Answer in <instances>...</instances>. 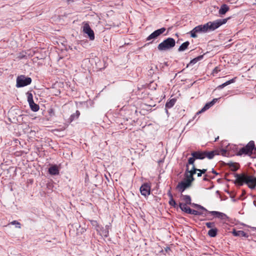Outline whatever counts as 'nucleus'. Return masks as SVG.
<instances>
[{"mask_svg":"<svg viewBox=\"0 0 256 256\" xmlns=\"http://www.w3.org/2000/svg\"><path fill=\"white\" fill-rule=\"evenodd\" d=\"M196 172H202V174H204L206 172V169H202V170L198 169Z\"/></svg>","mask_w":256,"mask_h":256,"instance_id":"nucleus-38","label":"nucleus"},{"mask_svg":"<svg viewBox=\"0 0 256 256\" xmlns=\"http://www.w3.org/2000/svg\"><path fill=\"white\" fill-rule=\"evenodd\" d=\"M188 214H192L196 215V216H200V215H202V216H206V213H204L202 212H199V211H198V210H192L191 208L190 209V210H188Z\"/></svg>","mask_w":256,"mask_h":256,"instance_id":"nucleus-19","label":"nucleus"},{"mask_svg":"<svg viewBox=\"0 0 256 256\" xmlns=\"http://www.w3.org/2000/svg\"><path fill=\"white\" fill-rule=\"evenodd\" d=\"M235 79H236V78H232L230 80H228L227 82H226L222 84L221 85L219 86H218V88H224V87H225L226 86L232 84V83H233L235 82Z\"/></svg>","mask_w":256,"mask_h":256,"instance_id":"nucleus-29","label":"nucleus"},{"mask_svg":"<svg viewBox=\"0 0 256 256\" xmlns=\"http://www.w3.org/2000/svg\"><path fill=\"white\" fill-rule=\"evenodd\" d=\"M214 104V103H212L211 102L207 103L206 104V105L204 106V107L200 110L199 111L198 113H201V112H202L204 111H206V110H208V108H210L211 106H212Z\"/></svg>","mask_w":256,"mask_h":256,"instance_id":"nucleus-24","label":"nucleus"},{"mask_svg":"<svg viewBox=\"0 0 256 256\" xmlns=\"http://www.w3.org/2000/svg\"><path fill=\"white\" fill-rule=\"evenodd\" d=\"M166 30V28H162L154 31L146 38V40L150 41L152 40L150 42V43H152L153 40L156 39L160 34H163Z\"/></svg>","mask_w":256,"mask_h":256,"instance_id":"nucleus-10","label":"nucleus"},{"mask_svg":"<svg viewBox=\"0 0 256 256\" xmlns=\"http://www.w3.org/2000/svg\"><path fill=\"white\" fill-rule=\"evenodd\" d=\"M236 180L234 184L239 186L246 184L250 189H254L256 186V180L252 176L248 175L245 173L236 174L234 175Z\"/></svg>","mask_w":256,"mask_h":256,"instance_id":"nucleus-1","label":"nucleus"},{"mask_svg":"<svg viewBox=\"0 0 256 256\" xmlns=\"http://www.w3.org/2000/svg\"><path fill=\"white\" fill-rule=\"evenodd\" d=\"M48 172L51 175H58L59 174V170L56 165L52 166L48 169Z\"/></svg>","mask_w":256,"mask_h":256,"instance_id":"nucleus-14","label":"nucleus"},{"mask_svg":"<svg viewBox=\"0 0 256 256\" xmlns=\"http://www.w3.org/2000/svg\"><path fill=\"white\" fill-rule=\"evenodd\" d=\"M168 196L170 198H173L172 194L170 193V192H169L168 194Z\"/></svg>","mask_w":256,"mask_h":256,"instance_id":"nucleus-40","label":"nucleus"},{"mask_svg":"<svg viewBox=\"0 0 256 256\" xmlns=\"http://www.w3.org/2000/svg\"><path fill=\"white\" fill-rule=\"evenodd\" d=\"M206 226L210 228H214L215 224L212 222H208L206 224Z\"/></svg>","mask_w":256,"mask_h":256,"instance_id":"nucleus-35","label":"nucleus"},{"mask_svg":"<svg viewBox=\"0 0 256 256\" xmlns=\"http://www.w3.org/2000/svg\"><path fill=\"white\" fill-rule=\"evenodd\" d=\"M230 18L217 20L214 22H209L206 24L208 32L212 31L219 28L220 26L226 24Z\"/></svg>","mask_w":256,"mask_h":256,"instance_id":"nucleus-3","label":"nucleus"},{"mask_svg":"<svg viewBox=\"0 0 256 256\" xmlns=\"http://www.w3.org/2000/svg\"><path fill=\"white\" fill-rule=\"evenodd\" d=\"M176 102V100L175 98H172L166 102V112L168 113V108H172L175 104Z\"/></svg>","mask_w":256,"mask_h":256,"instance_id":"nucleus-17","label":"nucleus"},{"mask_svg":"<svg viewBox=\"0 0 256 256\" xmlns=\"http://www.w3.org/2000/svg\"><path fill=\"white\" fill-rule=\"evenodd\" d=\"M214 104V103H212L211 102L207 103L206 104V105L204 106V107L200 110L199 111L198 113H201V112H202L204 111H206V110H208V108H210L211 106H212Z\"/></svg>","mask_w":256,"mask_h":256,"instance_id":"nucleus-23","label":"nucleus"},{"mask_svg":"<svg viewBox=\"0 0 256 256\" xmlns=\"http://www.w3.org/2000/svg\"><path fill=\"white\" fill-rule=\"evenodd\" d=\"M254 150L256 151V147L254 146Z\"/></svg>","mask_w":256,"mask_h":256,"instance_id":"nucleus-48","label":"nucleus"},{"mask_svg":"<svg viewBox=\"0 0 256 256\" xmlns=\"http://www.w3.org/2000/svg\"><path fill=\"white\" fill-rule=\"evenodd\" d=\"M218 136L215 139V142L216 141L218 140Z\"/></svg>","mask_w":256,"mask_h":256,"instance_id":"nucleus-46","label":"nucleus"},{"mask_svg":"<svg viewBox=\"0 0 256 256\" xmlns=\"http://www.w3.org/2000/svg\"><path fill=\"white\" fill-rule=\"evenodd\" d=\"M230 10L228 6L226 4H223L221 6L219 10L218 14L220 15H224Z\"/></svg>","mask_w":256,"mask_h":256,"instance_id":"nucleus-15","label":"nucleus"},{"mask_svg":"<svg viewBox=\"0 0 256 256\" xmlns=\"http://www.w3.org/2000/svg\"><path fill=\"white\" fill-rule=\"evenodd\" d=\"M191 155L192 157L188 158L187 164L192 166H195L194 163L196 160H202L206 158L204 152H192Z\"/></svg>","mask_w":256,"mask_h":256,"instance_id":"nucleus-7","label":"nucleus"},{"mask_svg":"<svg viewBox=\"0 0 256 256\" xmlns=\"http://www.w3.org/2000/svg\"><path fill=\"white\" fill-rule=\"evenodd\" d=\"M229 166L232 171H236L238 168V166L237 164L231 163L229 164Z\"/></svg>","mask_w":256,"mask_h":256,"instance_id":"nucleus-31","label":"nucleus"},{"mask_svg":"<svg viewBox=\"0 0 256 256\" xmlns=\"http://www.w3.org/2000/svg\"><path fill=\"white\" fill-rule=\"evenodd\" d=\"M204 180H207L206 178V177L204 178Z\"/></svg>","mask_w":256,"mask_h":256,"instance_id":"nucleus-47","label":"nucleus"},{"mask_svg":"<svg viewBox=\"0 0 256 256\" xmlns=\"http://www.w3.org/2000/svg\"><path fill=\"white\" fill-rule=\"evenodd\" d=\"M212 172L216 175L218 174V173H217L214 169L212 170Z\"/></svg>","mask_w":256,"mask_h":256,"instance_id":"nucleus-42","label":"nucleus"},{"mask_svg":"<svg viewBox=\"0 0 256 256\" xmlns=\"http://www.w3.org/2000/svg\"><path fill=\"white\" fill-rule=\"evenodd\" d=\"M218 98H214L212 100V103H214V104H215V103L218 101Z\"/></svg>","mask_w":256,"mask_h":256,"instance_id":"nucleus-39","label":"nucleus"},{"mask_svg":"<svg viewBox=\"0 0 256 256\" xmlns=\"http://www.w3.org/2000/svg\"><path fill=\"white\" fill-rule=\"evenodd\" d=\"M10 224L12 225H16V227L19 228H20V224L16 220H14Z\"/></svg>","mask_w":256,"mask_h":256,"instance_id":"nucleus-37","label":"nucleus"},{"mask_svg":"<svg viewBox=\"0 0 256 256\" xmlns=\"http://www.w3.org/2000/svg\"><path fill=\"white\" fill-rule=\"evenodd\" d=\"M188 164H186V170L184 174V180L187 182H190V183L192 184V182L194 180V174H196L198 168H196L195 166H192V168L190 170Z\"/></svg>","mask_w":256,"mask_h":256,"instance_id":"nucleus-5","label":"nucleus"},{"mask_svg":"<svg viewBox=\"0 0 256 256\" xmlns=\"http://www.w3.org/2000/svg\"><path fill=\"white\" fill-rule=\"evenodd\" d=\"M192 184L190 182H187L184 180L183 181L179 182L176 186V188L181 192H182L190 186Z\"/></svg>","mask_w":256,"mask_h":256,"instance_id":"nucleus-12","label":"nucleus"},{"mask_svg":"<svg viewBox=\"0 0 256 256\" xmlns=\"http://www.w3.org/2000/svg\"><path fill=\"white\" fill-rule=\"evenodd\" d=\"M202 172H198V173H197V176L200 177L202 176Z\"/></svg>","mask_w":256,"mask_h":256,"instance_id":"nucleus-41","label":"nucleus"},{"mask_svg":"<svg viewBox=\"0 0 256 256\" xmlns=\"http://www.w3.org/2000/svg\"><path fill=\"white\" fill-rule=\"evenodd\" d=\"M32 82V79L30 78H26L24 76H20L16 78V86L18 88L23 87L30 84Z\"/></svg>","mask_w":256,"mask_h":256,"instance_id":"nucleus-9","label":"nucleus"},{"mask_svg":"<svg viewBox=\"0 0 256 256\" xmlns=\"http://www.w3.org/2000/svg\"><path fill=\"white\" fill-rule=\"evenodd\" d=\"M232 234H234V236H240V237L248 238V234L245 232L243 230H234V231L232 232Z\"/></svg>","mask_w":256,"mask_h":256,"instance_id":"nucleus-16","label":"nucleus"},{"mask_svg":"<svg viewBox=\"0 0 256 256\" xmlns=\"http://www.w3.org/2000/svg\"><path fill=\"white\" fill-rule=\"evenodd\" d=\"M80 114V112L78 110H76L75 114H73L70 116V122H72L76 118H78Z\"/></svg>","mask_w":256,"mask_h":256,"instance_id":"nucleus-30","label":"nucleus"},{"mask_svg":"<svg viewBox=\"0 0 256 256\" xmlns=\"http://www.w3.org/2000/svg\"><path fill=\"white\" fill-rule=\"evenodd\" d=\"M252 228L253 230H256V227H252Z\"/></svg>","mask_w":256,"mask_h":256,"instance_id":"nucleus-44","label":"nucleus"},{"mask_svg":"<svg viewBox=\"0 0 256 256\" xmlns=\"http://www.w3.org/2000/svg\"><path fill=\"white\" fill-rule=\"evenodd\" d=\"M168 203H169L170 205L174 207H176V204L173 198H170Z\"/></svg>","mask_w":256,"mask_h":256,"instance_id":"nucleus-36","label":"nucleus"},{"mask_svg":"<svg viewBox=\"0 0 256 256\" xmlns=\"http://www.w3.org/2000/svg\"><path fill=\"white\" fill-rule=\"evenodd\" d=\"M218 230L216 228H211L208 232V235L210 237H215L217 234Z\"/></svg>","mask_w":256,"mask_h":256,"instance_id":"nucleus-28","label":"nucleus"},{"mask_svg":"<svg viewBox=\"0 0 256 256\" xmlns=\"http://www.w3.org/2000/svg\"><path fill=\"white\" fill-rule=\"evenodd\" d=\"M192 204L196 208H197L199 209L205 211L206 212H208V213L211 214L212 216H214L219 218L221 220H224L226 218V214H224V213L217 212V211H208L206 208H205L204 207H203L202 206L200 205H199L198 204Z\"/></svg>","mask_w":256,"mask_h":256,"instance_id":"nucleus-8","label":"nucleus"},{"mask_svg":"<svg viewBox=\"0 0 256 256\" xmlns=\"http://www.w3.org/2000/svg\"><path fill=\"white\" fill-rule=\"evenodd\" d=\"M189 44H190V42L188 41L184 42L179 47L178 50L179 52H182V51L186 50L188 48Z\"/></svg>","mask_w":256,"mask_h":256,"instance_id":"nucleus-26","label":"nucleus"},{"mask_svg":"<svg viewBox=\"0 0 256 256\" xmlns=\"http://www.w3.org/2000/svg\"><path fill=\"white\" fill-rule=\"evenodd\" d=\"M27 95H28V104L34 102L33 96H32V94L31 92H28L27 93Z\"/></svg>","mask_w":256,"mask_h":256,"instance_id":"nucleus-33","label":"nucleus"},{"mask_svg":"<svg viewBox=\"0 0 256 256\" xmlns=\"http://www.w3.org/2000/svg\"><path fill=\"white\" fill-rule=\"evenodd\" d=\"M186 204H184L183 203L180 202L179 204V207L182 211H184L185 212L188 214V210H190V208L187 206Z\"/></svg>","mask_w":256,"mask_h":256,"instance_id":"nucleus-21","label":"nucleus"},{"mask_svg":"<svg viewBox=\"0 0 256 256\" xmlns=\"http://www.w3.org/2000/svg\"><path fill=\"white\" fill-rule=\"evenodd\" d=\"M83 32L88 34L90 40H94V34L92 29L90 28L89 24L87 22L84 23L83 26Z\"/></svg>","mask_w":256,"mask_h":256,"instance_id":"nucleus-11","label":"nucleus"},{"mask_svg":"<svg viewBox=\"0 0 256 256\" xmlns=\"http://www.w3.org/2000/svg\"><path fill=\"white\" fill-rule=\"evenodd\" d=\"M140 193L142 195L146 196L150 194V186L148 183L142 184L140 188Z\"/></svg>","mask_w":256,"mask_h":256,"instance_id":"nucleus-13","label":"nucleus"},{"mask_svg":"<svg viewBox=\"0 0 256 256\" xmlns=\"http://www.w3.org/2000/svg\"><path fill=\"white\" fill-rule=\"evenodd\" d=\"M31 110L34 112H37L39 110V106L32 102L29 103Z\"/></svg>","mask_w":256,"mask_h":256,"instance_id":"nucleus-27","label":"nucleus"},{"mask_svg":"<svg viewBox=\"0 0 256 256\" xmlns=\"http://www.w3.org/2000/svg\"><path fill=\"white\" fill-rule=\"evenodd\" d=\"M208 32L206 24H200L196 26L190 32V36L193 38L198 37V34L206 33Z\"/></svg>","mask_w":256,"mask_h":256,"instance_id":"nucleus-6","label":"nucleus"},{"mask_svg":"<svg viewBox=\"0 0 256 256\" xmlns=\"http://www.w3.org/2000/svg\"><path fill=\"white\" fill-rule=\"evenodd\" d=\"M206 158H208L209 159L212 158L216 154H218V153L214 150V151H211V152H204Z\"/></svg>","mask_w":256,"mask_h":256,"instance_id":"nucleus-18","label":"nucleus"},{"mask_svg":"<svg viewBox=\"0 0 256 256\" xmlns=\"http://www.w3.org/2000/svg\"><path fill=\"white\" fill-rule=\"evenodd\" d=\"M214 104V103H212L211 102L207 103L206 104V105L204 106V107L200 110L199 111L198 113H201V112H202L204 111H206V110H208V108H210L211 106H212Z\"/></svg>","mask_w":256,"mask_h":256,"instance_id":"nucleus-22","label":"nucleus"},{"mask_svg":"<svg viewBox=\"0 0 256 256\" xmlns=\"http://www.w3.org/2000/svg\"><path fill=\"white\" fill-rule=\"evenodd\" d=\"M222 154H224V153H226V150H222Z\"/></svg>","mask_w":256,"mask_h":256,"instance_id":"nucleus-45","label":"nucleus"},{"mask_svg":"<svg viewBox=\"0 0 256 256\" xmlns=\"http://www.w3.org/2000/svg\"><path fill=\"white\" fill-rule=\"evenodd\" d=\"M182 200L185 202L184 204H191V198L188 195L182 194Z\"/></svg>","mask_w":256,"mask_h":256,"instance_id":"nucleus-20","label":"nucleus"},{"mask_svg":"<svg viewBox=\"0 0 256 256\" xmlns=\"http://www.w3.org/2000/svg\"><path fill=\"white\" fill-rule=\"evenodd\" d=\"M202 58V56H198L194 58L193 60H192L190 61V63L191 64H196L198 60H200Z\"/></svg>","mask_w":256,"mask_h":256,"instance_id":"nucleus-34","label":"nucleus"},{"mask_svg":"<svg viewBox=\"0 0 256 256\" xmlns=\"http://www.w3.org/2000/svg\"><path fill=\"white\" fill-rule=\"evenodd\" d=\"M108 231L106 232L105 234H104V236H108Z\"/></svg>","mask_w":256,"mask_h":256,"instance_id":"nucleus-43","label":"nucleus"},{"mask_svg":"<svg viewBox=\"0 0 256 256\" xmlns=\"http://www.w3.org/2000/svg\"><path fill=\"white\" fill-rule=\"evenodd\" d=\"M254 149V141L251 140L245 146L240 149L237 153V155L242 156V154H246L250 156Z\"/></svg>","mask_w":256,"mask_h":256,"instance_id":"nucleus-4","label":"nucleus"},{"mask_svg":"<svg viewBox=\"0 0 256 256\" xmlns=\"http://www.w3.org/2000/svg\"><path fill=\"white\" fill-rule=\"evenodd\" d=\"M175 44V40L173 38H168L158 45V49L160 51L167 50L174 48Z\"/></svg>","mask_w":256,"mask_h":256,"instance_id":"nucleus-2","label":"nucleus"},{"mask_svg":"<svg viewBox=\"0 0 256 256\" xmlns=\"http://www.w3.org/2000/svg\"><path fill=\"white\" fill-rule=\"evenodd\" d=\"M214 104V103H212L211 102L207 103L206 104V105L204 106V107L200 110L199 111L198 113H201V112H202L204 111H206V110H208V108H210L211 106H212Z\"/></svg>","mask_w":256,"mask_h":256,"instance_id":"nucleus-25","label":"nucleus"},{"mask_svg":"<svg viewBox=\"0 0 256 256\" xmlns=\"http://www.w3.org/2000/svg\"><path fill=\"white\" fill-rule=\"evenodd\" d=\"M90 222L92 225L95 228L97 231H98L99 230L100 226L98 224L97 221L91 220Z\"/></svg>","mask_w":256,"mask_h":256,"instance_id":"nucleus-32","label":"nucleus"}]
</instances>
